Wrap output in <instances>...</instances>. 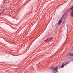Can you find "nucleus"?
Returning a JSON list of instances; mask_svg holds the SVG:
<instances>
[{"mask_svg": "<svg viewBox=\"0 0 73 73\" xmlns=\"http://www.w3.org/2000/svg\"><path fill=\"white\" fill-rule=\"evenodd\" d=\"M58 67H56L54 68L53 70V73H56L58 72Z\"/></svg>", "mask_w": 73, "mask_h": 73, "instance_id": "f257e3e1", "label": "nucleus"}, {"mask_svg": "<svg viewBox=\"0 0 73 73\" xmlns=\"http://www.w3.org/2000/svg\"><path fill=\"white\" fill-rule=\"evenodd\" d=\"M64 15L61 18L59 21V23H58V24L60 25V24H61V23L62 22V20L64 19Z\"/></svg>", "mask_w": 73, "mask_h": 73, "instance_id": "f03ea898", "label": "nucleus"}, {"mask_svg": "<svg viewBox=\"0 0 73 73\" xmlns=\"http://www.w3.org/2000/svg\"><path fill=\"white\" fill-rule=\"evenodd\" d=\"M53 39V37L49 38L47 40H45V42H48V41H51L52 40V39Z\"/></svg>", "mask_w": 73, "mask_h": 73, "instance_id": "7ed1b4c3", "label": "nucleus"}, {"mask_svg": "<svg viewBox=\"0 0 73 73\" xmlns=\"http://www.w3.org/2000/svg\"><path fill=\"white\" fill-rule=\"evenodd\" d=\"M64 67V64H62L60 67V68H63V67Z\"/></svg>", "mask_w": 73, "mask_h": 73, "instance_id": "20e7f679", "label": "nucleus"}, {"mask_svg": "<svg viewBox=\"0 0 73 73\" xmlns=\"http://www.w3.org/2000/svg\"><path fill=\"white\" fill-rule=\"evenodd\" d=\"M4 11L3 10L2 11V12L0 13V14L1 15L2 14H3V13H4Z\"/></svg>", "mask_w": 73, "mask_h": 73, "instance_id": "39448f33", "label": "nucleus"}, {"mask_svg": "<svg viewBox=\"0 0 73 73\" xmlns=\"http://www.w3.org/2000/svg\"><path fill=\"white\" fill-rule=\"evenodd\" d=\"M69 62H70L69 61H66V64H69Z\"/></svg>", "mask_w": 73, "mask_h": 73, "instance_id": "423d86ee", "label": "nucleus"}, {"mask_svg": "<svg viewBox=\"0 0 73 73\" xmlns=\"http://www.w3.org/2000/svg\"><path fill=\"white\" fill-rule=\"evenodd\" d=\"M70 56H73V53H71L70 54Z\"/></svg>", "mask_w": 73, "mask_h": 73, "instance_id": "0eeeda50", "label": "nucleus"}, {"mask_svg": "<svg viewBox=\"0 0 73 73\" xmlns=\"http://www.w3.org/2000/svg\"><path fill=\"white\" fill-rule=\"evenodd\" d=\"M73 9V7H72L70 9V10H72Z\"/></svg>", "mask_w": 73, "mask_h": 73, "instance_id": "6e6552de", "label": "nucleus"}, {"mask_svg": "<svg viewBox=\"0 0 73 73\" xmlns=\"http://www.w3.org/2000/svg\"><path fill=\"white\" fill-rule=\"evenodd\" d=\"M19 67H18V68H17L16 69H19Z\"/></svg>", "mask_w": 73, "mask_h": 73, "instance_id": "1a4fd4ad", "label": "nucleus"}, {"mask_svg": "<svg viewBox=\"0 0 73 73\" xmlns=\"http://www.w3.org/2000/svg\"><path fill=\"white\" fill-rule=\"evenodd\" d=\"M20 66H19L18 67L19 68H20Z\"/></svg>", "mask_w": 73, "mask_h": 73, "instance_id": "9d476101", "label": "nucleus"}, {"mask_svg": "<svg viewBox=\"0 0 73 73\" xmlns=\"http://www.w3.org/2000/svg\"><path fill=\"white\" fill-rule=\"evenodd\" d=\"M62 64H65L64 63H63Z\"/></svg>", "mask_w": 73, "mask_h": 73, "instance_id": "9b49d317", "label": "nucleus"}, {"mask_svg": "<svg viewBox=\"0 0 73 73\" xmlns=\"http://www.w3.org/2000/svg\"><path fill=\"white\" fill-rule=\"evenodd\" d=\"M33 64V63H32V64Z\"/></svg>", "mask_w": 73, "mask_h": 73, "instance_id": "f8f14e48", "label": "nucleus"}, {"mask_svg": "<svg viewBox=\"0 0 73 73\" xmlns=\"http://www.w3.org/2000/svg\"><path fill=\"white\" fill-rule=\"evenodd\" d=\"M66 13V12H65V13Z\"/></svg>", "mask_w": 73, "mask_h": 73, "instance_id": "ddd939ff", "label": "nucleus"}]
</instances>
